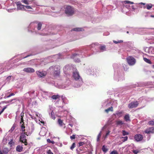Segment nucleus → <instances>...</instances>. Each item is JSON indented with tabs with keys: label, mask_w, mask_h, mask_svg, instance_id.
<instances>
[{
	"label": "nucleus",
	"mask_w": 154,
	"mask_h": 154,
	"mask_svg": "<svg viewBox=\"0 0 154 154\" xmlns=\"http://www.w3.org/2000/svg\"><path fill=\"white\" fill-rule=\"evenodd\" d=\"M57 122L59 126L60 127L62 126L64 124L62 120L60 119H58Z\"/></svg>",
	"instance_id": "obj_34"
},
{
	"label": "nucleus",
	"mask_w": 154,
	"mask_h": 154,
	"mask_svg": "<svg viewBox=\"0 0 154 154\" xmlns=\"http://www.w3.org/2000/svg\"><path fill=\"white\" fill-rule=\"evenodd\" d=\"M106 125H105L102 128L101 131L100 132L97 136V142L100 141V138L102 135H103V138L104 140L106 137V131L105 130Z\"/></svg>",
	"instance_id": "obj_10"
},
{
	"label": "nucleus",
	"mask_w": 154,
	"mask_h": 154,
	"mask_svg": "<svg viewBox=\"0 0 154 154\" xmlns=\"http://www.w3.org/2000/svg\"><path fill=\"white\" fill-rule=\"evenodd\" d=\"M124 119L127 122L128 121H131L130 118L129 114L125 115L124 117Z\"/></svg>",
	"instance_id": "obj_27"
},
{
	"label": "nucleus",
	"mask_w": 154,
	"mask_h": 154,
	"mask_svg": "<svg viewBox=\"0 0 154 154\" xmlns=\"http://www.w3.org/2000/svg\"><path fill=\"white\" fill-rule=\"evenodd\" d=\"M134 139L137 141H139L142 140L143 139V136L142 135L138 134L135 135Z\"/></svg>",
	"instance_id": "obj_24"
},
{
	"label": "nucleus",
	"mask_w": 154,
	"mask_h": 154,
	"mask_svg": "<svg viewBox=\"0 0 154 154\" xmlns=\"http://www.w3.org/2000/svg\"><path fill=\"white\" fill-rule=\"evenodd\" d=\"M123 113V112L121 111V112H119L116 113V115L118 116L122 114Z\"/></svg>",
	"instance_id": "obj_61"
},
{
	"label": "nucleus",
	"mask_w": 154,
	"mask_h": 154,
	"mask_svg": "<svg viewBox=\"0 0 154 154\" xmlns=\"http://www.w3.org/2000/svg\"><path fill=\"white\" fill-rule=\"evenodd\" d=\"M43 129H45V128H43L41 131L39 132V134L42 136H44L46 135V132H43Z\"/></svg>",
	"instance_id": "obj_33"
},
{
	"label": "nucleus",
	"mask_w": 154,
	"mask_h": 154,
	"mask_svg": "<svg viewBox=\"0 0 154 154\" xmlns=\"http://www.w3.org/2000/svg\"><path fill=\"white\" fill-rule=\"evenodd\" d=\"M16 100L15 99H12L10 100H8V101H7V102H7V103H11L13 100Z\"/></svg>",
	"instance_id": "obj_63"
},
{
	"label": "nucleus",
	"mask_w": 154,
	"mask_h": 154,
	"mask_svg": "<svg viewBox=\"0 0 154 154\" xmlns=\"http://www.w3.org/2000/svg\"><path fill=\"white\" fill-rule=\"evenodd\" d=\"M100 52H102L105 51V45H102L100 44Z\"/></svg>",
	"instance_id": "obj_29"
},
{
	"label": "nucleus",
	"mask_w": 154,
	"mask_h": 154,
	"mask_svg": "<svg viewBox=\"0 0 154 154\" xmlns=\"http://www.w3.org/2000/svg\"><path fill=\"white\" fill-rule=\"evenodd\" d=\"M133 152L134 154H137L140 152V151L137 150H133Z\"/></svg>",
	"instance_id": "obj_49"
},
{
	"label": "nucleus",
	"mask_w": 154,
	"mask_h": 154,
	"mask_svg": "<svg viewBox=\"0 0 154 154\" xmlns=\"http://www.w3.org/2000/svg\"><path fill=\"white\" fill-rule=\"evenodd\" d=\"M102 150L105 153L106 152V147L105 145H103L102 148Z\"/></svg>",
	"instance_id": "obj_54"
},
{
	"label": "nucleus",
	"mask_w": 154,
	"mask_h": 154,
	"mask_svg": "<svg viewBox=\"0 0 154 154\" xmlns=\"http://www.w3.org/2000/svg\"><path fill=\"white\" fill-rule=\"evenodd\" d=\"M75 143H72V145L70 147V149L72 150L73 149L75 148Z\"/></svg>",
	"instance_id": "obj_46"
},
{
	"label": "nucleus",
	"mask_w": 154,
	"mask_h": 154,
	"mask_svg": "<svg viewBox=\"0 0 154 154\" xmlns=\"http://www.w3.org/2000/svg\"><path fill=\"white\" fill-rule=\"evenodd\" d=\"M32 1H29V0H21V2L26 5H29L31 4Z\"/></svg>",
	"instance_id": "obj_26"
},
{
	"label": "nucleus",
	"mask_w": 154,
	"mask_h": 154,
	"mask_svg": "<svg viewBox=\"0 0 154 154\" xmlns=\"http://www.w3.org/2000/svg\"><path fill=\"white\" fill-rule=\"evenodd\" d=\"M76 70L75 66L72 64H68L66 65L63 68V72L67 76V79L66 81L63 82L61 81L58 83L55 82L54 81L47 79L46 81L48 84L54 86L55 87L60 89H68L71 88L70 87L72 84V82L68 78L70 76L69 74L73 72L74 70Z\"/></svg>",
	"instance_id": "obj_1"
},
{
	"label": "nucleus",
	"mask_w": 154,
	"mask_h": 154,
	"mask_svg": "<svg viewBox=\"0 0 154 154\" xmlns=\"http://www.w3.org/2000/svg\"><path fill=\"white\" fill-rule=\"evenodd\" d=\"M90 55L88 54L84 48L77 51L75 53L72 54L71 58L75 62L79 63L81 62L80 59L82 58L89 56Z\"/></svg>",
	"instance_id": "obj_2"
},
{
	"label": "nucleus",
	"mask_w": 154,
	"mask_h": 154,
	"mask_svg": "<svg viewBox=\"0 0 154 154\" xmlns=\"http://www.w3.org/2000/svg\"><path fill=\"white\" fill-rule=\"evenodd\" d=\"M113 109L112 106H111L106 109V112H108L109 111H113Z\"/></svg>",
	"instance_id": "obj_40"
},
{
	"label": "nucleus",
	"mask_w": 154,
	"mask_h": 154,
	"mask_svg": "<svg viewBox=\"0 0 154 154\" xmlns=\"http://www.w3.org/2000/svg\"><path fill=\"white\" fill-rule=\"evenodd\" d=\"M24 114V113L23 112H22L21 113V114H20V116L21 117V122H23V116Z\"/></svg>",
	"instance_id": "obj_41"
},
{
	"label": "nucleus",
	"mask_w": 154,
	"mask_h": 154,
	"mask_svg": "<svg viewBox=\"0 0 154 154\" xmlns=\"http://www.w3.org/2000/svg\"><path fill=\"white\" fill-rule=\"evenodd\" d=\"M113 42L115 44H117V43H119L122 42H123V41L122 40H121L119 41H113Z\"/></svg>",
	"instance_id": "obj_55"
},
{
	"label": "nucleus",
	"mask_w": 154,
	"mask_h": 154,
	"mask_svg": "<svg viewBox=\"0 0 154 154\" xmlns=\"http://www.w3.org/2000/svg\"><path fill=\"white\" fill-rule=\"evenodd\" d=\"M29 115L30 117L32 118V119H34L36 123H38L40 124V125H41V124L40 123V122L43 125H44L45 122H44L42 121H41L39 119L38 121L37 120V119L35 118V117L34 116V114L32 113V114H29Z\"/></svg>",
	"instance_id": "obj_18"
},
{
	"label": "nucleus",
	"mask_w": 154,
	"mask_h": 154,
	"mask_svg": "<svg viewBox=\"0 0 154 154\" xmlns=\"http://www.w3.org/2000/svg\"><path fill=\"white\" fill-rule=\"evenodd\" d=\"M12 140H13L11 139V140L10 142H9L8 143V144L9 145H11V146L12 145H13Z\"/></svg>",
	"instance_id": "obj_62"
},
{
	"label": "nucleus",
	"mask_w": 154,
	"mask_h": 154,
	"mask_svg": "<svg viewBox=\"0 0 154 154\" xmlns=\"http://www.w3.org/2000/svg\"><path fill=\"white\" fill-rule=\"evenodd\" d=\"M36 5L35 4L32 5L31 6L29 5H25V8L27 9H29L27 10L28 11H34V8L35 7Z\"/></svg>",
	"instance_id": "obj_25"
},
{
	"label": "nucleus",
	"mask_w": 154,
	"mask_h": 154,
	"mask_svg": "<svg viewBox=\"0 0 154 154\" xmlns=\"http://www.w3.org/2000/svg\"><path fill=\"white\" fill-rule=\"evenodd\" d=\"M32 55H28L26 56L25 57H23L22 58H21L20 59H18V60L17 59V60H16V62H17L18 61L20 60H21L23 58H26V57H29V56H31Z\"/></svg>",
	"instance_id": "obj_42"
},
{
	"label": "nucleus",
	"mask_w": 154,
	"mask_h": 154,
	"mask_svg": "<svg viewBox=\"0 0 154 154\" xmlns=\"http://www.w3.org/2000/svg\"><path fill=\"white\" fill-rule=\"evenodd\" d=\"M12 59L8 61H6L2 63H0V74L4 71H8L13 67L11 60Z\"/></svg>",
	"instance_id": "obj_7"
},
{
	"label": "nucleus",
	"mask_w": 154,
	"mask_h": 154,
	"mask_svg": "<svg viewBox=\"0 0 154 154\" xmlns=\"http://www.w3.org/2000/svg\"><path fill=\"white\" fill-rule=\"evenodd\" d=\"M143 60L145 62H146L147 63H148L150 64L152 63V62L149 59L147 58H143Z\"/></svg>",
	"instance_id": "obj_37"
},
{
	"label": "nucleus",
	"mask_w": 154,
	"mask_h": 154,
	"mask_svg": "<svg viewBox=\"0 0 154 154\" xmlns=\"http://www.w3.org/2000/svg\"><path fill=\"white\" fill-rule=\"evenodd\" d=\"M12 76H8L6 79V81H9L11 80Z\"/></svg>",
	"instance_id": "obj_50"
},
{
	"label": "nucleus",
	"mask_w": 154,
	"mask_h": 154,
	"mask_svg": "<svg viewBox=\"0 0 154 154\" xmlns=\"http://www.w3.org/2000/svg\"><path fill=\"white\" fill-rule=\"evenodd\" d=\"M23 147L20 145L17 146L16 148V151L18 152H21L22 151Z\"/></svg>",
	"instance_id": "obj_28"
},
{
	"label": "nucleus",
	"mask_w": 154,
	"mask_h": 154,
	"mask_svg": "<svg viewBox=\"0 0 154 154\" xmlns=\"http://www.w3.org/2000/svg\"><path fill=\"white\" fill-rule=\"evenodd\" d=\"M60 45H61V44L60 45H57V44H55L53 45V46L52 47H51V48H53L55 47L59 46H60Z\"/></svg>",
	"instance_id": "obj_47"
},
{
	"label": "nucleus",
	"mask_w": 154,
	"mask_h": 154,
	"mask_svg": "<svg viewBox=\"0 0 154 154\" xmlns=\"http://www.w3.org/2000/svg\"><path fill=\"white\" fill-rule=\"evenodd\" d=\"M124 124V122L122 121L119 120V121H116V124L117 125H122Z\"/></svg>",
	"instance_id": "obj_38"
},
{
	"label": "nucleus",
	"mask_w": 154,
	"mask_h": 154,
	"mask_svg": "<svg viewBox=\"0 0 154 154\" xmlns=\"http://www.w3.org/2000/svg\"><path fill=\"white\" fill-rule=\"evenodd\" d=\"M25 126L23 124H22V125H21V129L22 131L23 132H24L25 131Z\"/></svg>",
	"instance_id": "obj_48"
},
{
	"label": "nucleus",
	"mask_w": 154,
	"mask_h": 154,
	"mask_svg": "<svg viewBox=\"0 0 154 154\" xmlns=\"http://www.w3.org/2000/svg\"><path fill=\"white\" fill-rule=\"evenodd\" d=\"M6 4L8 7H10V9H8L9 12H11L16 10V3H14L12 0H9L7 1Z\"/></svg>",
	"instance_id": "obj_9"
},
{
	"label": "nucleus",
	"mask_w": 154,
	"mask_h": 154,
	"mask_svg": "<svg viewBox=\"0 0 154 154\" xmlns=\"http://www.w3.org/2000/svg\"><path fill=\"white\" fill-rule=\"evenodd\" d=\"M125 3V4H133L134 2H131L129 1H125L124 2Z\"/></svg>",
	"instance_id": "obj_45"
},
{
	"label": "nucleus",
	"mask_w": 154,
	"mask_h": 154,
	"mask_svg": "<svg viewBox=\"0 0 154 154\" xmlns=\"http://www.w3.org/2000/svg\"><path fill=\"white\" fill-rule=\"evenodd\" d=\"M144 132L145 133L149 134L151 133H154V127H151L149 128L146 130L144 131Z\"/></svg>",
	"instance_id": "obj_22"
},
{
	"label": "nucleus",
	"mask_w": 154,
	"mask_h": 154,
	"mask_svg": "<svg viewBox=\"0 0 154 154\" xmlns=\"http://www.w3.org/2000/svg\"><path fill=\"white\" fill-rule=\"evenodd\" d=\"M138 104L139 103L137 101L132 102L128 104V107L130 109H132L137 107Z\"/></svg>",
	"instance_id": "obj_17"
},
{
	"label": "nucleus",
	"mask_w": 154,
	"mask_h": 154,
	"mask_svg": "<svg viewBox=\"0 0 154 154\" xmlns=\"http://www.w3.org/2000/svg\"><path fill=\"white\" fill-rule=\"evenodd\" d=\"M62 99L63 100V103H64L66 104L68 103V101L66 98L65 96H62Z\"/></svg>",
	"instance_id": "obj_35"
},
{
	"label": "nucleus",
	"mask_w": 154,
	"mask_h": 154,
	"mask_svg": "<svg viewBox=\"0 0 154 154\" xmlns=\"http://www.w3.org/2000/svg\"><path fill=\"white\" fill-rule=\"evenodd\" d=\"M100 44L95 43L84 48V50L88 53L89 50H91L93 51L94 53L97 54L100 53Z\"/></svg>",
	"instance_id": "obj_6"
},
{
	"label": "nucleus",
	"mask_w": 154,
	"mask_h": 154,
	"mask_svg": "<svg viewBox=\"0 0 154 154\" xmlns=\"http://www.w3.org/2000/svg\"><path fill=\"white\" fill-rule=\"evenodd\" d=\"M127 62L130 66H133L135 64L136 60L133 57L130 56L128 57L126 59Z\"/></svg>",
	"instance_id": "obj_13"
},
{
	"label": "nucleus",
	"mask_w": 154,
	"mask_h": 154,
	"mask_svg": "<svg viewBox=\"0 0 154 154\" xmlns=\"http://www.w3.org/2000/svg\"><path fill=\"white\" fill-rule=\"evenodd\" d=\"M47 153L48 154H53V153L50 150L48 151Z\"/></svg>",
	"instance_id": "obj_64"
},
{
	"label": "nucleus",
	"mask_w": 154,
	"mask_h": 154,
	"mask_svg": "<svg viewBox=\"0 0 154 154\" xmlns=\"http://www.w3.org/2000/svg\"><path fill=\"white\" fill-rule=\"evenodd\" d=\"M9 152L8 148H5L3 149V152L4 153H8Z\"/></svg>",
	"instance_id": "obj_39"
},
{
	"label": "nucleus",
	"mask_w": 154,
	"mask_h": 154,
	"mask_svg": "<svg viewBox=\"0 0 154 154\" xmlns=\"http://www.w3.org/2000/svg\"><path fill=\"white\" fill-rule=\"evenodd\" d=\"M72 73V77L75 81L73 86L76 88L80 87L83 82L82 78L80 76L76 68V70H74Z\"/></svg>",
	"instance_id": "obj_5"
},
{
	"label": "nucleus",
	"mask_w": 154,
	"mask_h": 154,
	"mask_svg": "<svg viewBox=\"0 0 154 154\" xmlns=\"http://www.w3.org/2000/svg\"><path fill=\"white\" fill-rule=\"evenodd\" d=\"M122 132V134L123 136L127 135L128 134H129L128 132L125 131L124 130H123Z\"/></svg>",
	"instance_id": "obj_44"
},
{
	"label": "nucleus",
	"mask_w": 154,
	"mask_h": 154,
	"mask_svg": "<svg viewBox=\"0 0 154 154\" xmlns=\"http://www.w3.org/2000/svg\"><path fill=\"white\" fill-rule=\"evenodd\" d=\"M23 71L26 72L32 73L35 72L34 69L31 67H27L23 69Z\"/></svg>",
	"instance_id": "obj_23"
},
{
	"label": "nucleus",
	"mask_w": 154,
	"mask_h": 154,
	"mask_svg": "<svg viewBox=\"0 0 154 154\" xmlns=\"http://www.w3.org/2000/svg\"><path fill=\"white\" fill-rule=\"evenodd\" d=\"M65 13L68 16H71L74 14V9L71 6H68L66 8Z\"/></svg>",
	"instance_id": "obj_11"
},
{
	"label": "nucleus",
	"mask_w": 154,
	"mask_h": 154,
	"mask_svg": "<svg viewBox=\"0 0 154 154\" xmlns=\"http://www.w3.org/2000/svg\"><path fill=\"white\" fill-rule=\"evenodd\" d=\"M36 73L37 76L41 78H43L47 74L46 71L41 70L36 71Z\"/></svg>",
	"instance_id": "obj_14"
},
{
	"label": "nucleus",
	"mask_w": 154,
	"mask_h": 154,
	"mask_svg": "<svg viewBox=\"0 0 154 154\" xmlns=\"http://www.w3.org/2000/svg\"><path fill=\"white\" fill-rule=\"evenodd\" d=\"M54 57L57 59L63 58L62 55V54L60 53L58 54L54 55Z\"/></svg>",
	"instance_id": "obj_30"
},
{
	"label": "nucleus",
	"mask_w": 154,
	"mask_h": 154,
	"mask_svg": "<svg viewBox=\"0 0 154 154\" xmlns=\"http://www.w3.org/2000/svg\"><path fill=\"white\" fill-rule=\"evenodd\" d=\"M88 73H89L90 75H97V73H98V71L97 70L95 69H91L89 68L87 71Z\"/></svg>",
	"instance_id": "obj_19"
},
{
	"label": "nucleus",
	"mask_w": 154,
	"mask_h": 154,
	"mask_svg": "<svg viewBox=\"0 0 154 154\" xmlns=\"http://www.w3.org/2000/svg\"><path fill=\"white\" fill-rule=\"evenodd\" d=\"M15 95V94L14 93H12L11 94H10L9 95H8L6 97H4L5 98H9L12 96H14Z\"/></svg>",
	"instance_id": "obj_53"
},
{
	"label": "nucleus",
	"mask_w": 154,
	"mask_h": 154,
	"mask_svg": "<svg viewBox=\"0 0 154 154\" xmlns=\"http://www.w3.org/2000/svg\"><path fill=\"white\" fill-rule=\"evenodd\" d=\"M26 135L28 136L26 132H23L21 133L20 137V140L22 142H23L24 141L27 140L26 139Z\"/></svg>",
	"instance_id": "obj_20"
},
{
	"label": "nucleus",
	"mask_w": 154,
	"mask_h": 154,
	"mask_svg": "<svg viewBox=\"0 0 154 154\" xmlns=\"http://www.w3.org/2000/svg\"><path fill=\"white\" fill-rule=\"evenodd\" d=\"M32 113H33L34 114V116L35 115L36 116H38V113L37 112L33 111V112H32Z\"/></svg>",
	"instance_id": "obj_60"
},
{
	"label": "nucleus",
	"mask_w": 154,
	"mask_h": 154,
	"mask_svg": "<svg viewBox=\"0 0 154 154\" xmlns=\"http://www.w3.org/2000/svg\"><path fill=\"white\" fill-rule=\"evenodd\" d=\"M152 5L151 4H147L146 5V7L145 6L143 7V8L145 9L146 7L148 10H149L152 8Z\"/></svg>",
	"instance_id": "obj_31"
},
{
	"label": "nucleus",
	"mask_w": 154,
	"mask_h": 154,
	"mask_svg": "<svg viewBox=\"0 0 154 154\" xmlns=\"http://www.w3.org/2000/svg\"><path fill=\"white\" fill-rule=\"evenodd\" d=\"M16 5L17 6V8H16V10L17 11H27L25 8V5H22L20 2H17Z\"/></svg>",
	"instance_id": "obj_15"
},
{
	"label": "nucleus",
	"mask_w": 154,
	"mask_h": 154,
	"mask_svg": "<svg viewBox=\"0 0 154 154\" xmlns=\"http://www.w3.org/2000/svg\"><path fill=\"white\" fill-rule=\"evenodd\" d=\"M60 97V96L58 95H54L52 96L51 98L54 100H56L57 99H58Z\"/></svg>",
	"instance_id": "obj_36"
},
{
	"label": "nucleus",
	"mask_w": 154,
	"mask_h": 154,
	"mask_svg": "<svg viewBox=\"0 0 154 154\" xmlns=\"http://www.w3.org/2000/svg\"><path fill=\"white\" fill-rule=\"evenodd\" d=\"M14 128L15 127L14 126V125H13L11 128L10 130H9V131L10 132H12L14 130Z\"/></svg>",
	"instance_id": "obj_58"
},
{
	"label": "nucleus",
	"mask_w": 154,
	"mask_h": 154,
	"mask_svg": "<svg viewBox=\"0 0 154 154\" xmlns=\"http://www.w3.org/2000/svg\"><path fill=\"white\" fill-rule=\"evenodd\" d=\"M70 138L71 139H73L75 138V135L74 134H73L72 136H71Z\"/></svg>",
	"instance_id": "obj_59"
},
{
	"label": "nucleus",
	"mask_w": 154,
	"mask_h": 154,
	"mask_svg": "<svg viewBox=\"0 0 154 154\" xmlns=\"http://www.w3.org/2000/svg\"><path fill=\"white\" fill-rule=\"evenodd\" d=\"M85 144L84 142H80L79 143V146H81Z\"/></svg>",
	"instance_id": "obj_57"
},
{
	"label": "nucleus",
	"mask_w": 154,
	"mask_h": 154,
	"mask_svg": "<svg viewBox=\"0 0 154 154\" xmlns=\"http://www.w3.org/2000/svg\"><path fill=\"white\" fill-rule=\"evenodd\" d=\"M60 66L56 65L50 66L49 68L48 71L54 76H58L60 73Z\"/></svg>",
	"instance_id": "obj_8"
},
{
	"label": "nucleus",
	"mask_w": 154,
	"mask_h": 154,
	"mask_svg": "<svg viewBox=\"0 0 154 154\" xmlns=\"http://www.w3.org/2000/svg\"><path fill=\"white\" fill-rule=\"evenodd\" d=\"M35 91L32 90L25 94L23 96V97L25 99H31L35 96Z\"/></svg>",
	"instance_id": "obj_12"
},
{
	"label": "nucleus",
	"mask_w": 154,
	"mask_h": 154,
	"mask_svg": "<svg viewBox=\"0 0 154 154\" xmlns=\"http://www.w3.org/2000/svg\"><path fill=\"white\" fill-rule=\"evenodd\" d=\"M122 138L123 139V140H122L123 142H124L128 140V137L127 136L125 137H122Z\"/></svg>",
	"instance_id": "obj_51"
},
{
	"label": "nucleus",
	"mask_w": 154,
	"mask_h": 154,
	"mask_svg": "<svg viewBox=\"0 0 154 154\" xmlns=\"http://www.w3.org/2000/svg\"><path fill=\"white\" fill-rule=\"evenodd\" d=\"M148 124L150 125H154V121H149Z\"/></svg>",
	"instance_id": "obj_43"
},
{
	"label": "nucleus",
	"mask_w": 154,
	"mask_h": 154,
	"mask_svg": "<svg viewBox=\"0 0 154 154\" xmlns=\"http://www.w3.org/2000/svg\"><path fill=\"white\" fill-rule=\"evenodd\" d=\"M42 26L41 23L35 21L31 23L28 27L29 32L38 34L39 31L41 30Z\"/></svg>",
	"instance_id": "obj_4"
},
{
	"label": "nucleus",
	"mask_w": 154,
	"mask_h": 154,
	"mask_svg": "<svg viewBox=\"0 0 154 154\" xmlns=\"http://www.w3.org/2000/svg\"><path fill=\"white\" fill-rule=\"evenodd\" d=\"M94 19H95L96 20V19L95 18L92 17L91 18V21L93 23H95V22H97V21L96 20H94Z\"/></svg>",
	"instance_id": "obj_56"
},
{
	"label": "nucleus",
	"mask_w": 154,
	"mask_h": 154,
	"mask_svg": "<svg viewBox=\"0 0 154 154\" xmlns=\"http://www.w3.org/2000/svg\"><path fill=\"white\" fill-rule=\"evenodd\" d=\"M83 29L81 28H76L72 29L71 31H82Z\"/></svg>",
	"instance_id": "obj_32"
},
{
	"label": "nucleus",
	"mask_w": 154,
	"mask_h": 154,
	"mask_svg": "<svg viewBox=\"0 0 154 154\" xmlns=\"http://www.w3.org/2000/svg\"><path fill=\"white\" fill-rule=\"evenodd\" d=\"M90 55L88 54L84 48L77 51L75 53L72 54L71 58L75 62L79 63L81 62L80 59L82 58L89 56Z\"/></svg>",
	"instance_id": "obj_3"
},
{
	"label": "nucleus",
	"mask_w": 154,
	"mask_h": 154,
	"mask_svg": "<svg viewBox=\"0 0 154 154\" xmlns=\"http://www.w3.org/2000/svg\"><path fill=\"white\" fill-rule=\"evenodd\" d=\"M41 93L42 97L43 98L45 99H47L51 97L52 95L51 93L45 91H42Z\"/></svg>",
	"instance_id": "obj_16"
},
{
	"label": "nucleus",
	"mask_w": 154,
	"mask_h": 154,
	"mask_svg": "<svg viewBox=\"0 0 154 154\" xmlns=\"http://www.w3.org/2000/svg\"><path fill=\"white\" fill-rule=\"evenodd\" d=\"M49 109L50 110L49 111V114L51 118L54 120L56 118V117L53 110L52 109V108L51 106H49Z\"/></svg>",
	"instance_id": "obj_21"
},
{
	"label": "nucleus",
	"mask_w": 154,
	"mask_h": 154,
	"mask_svg": "<svg viewBox=\"0 0 154 154\" xmlns=\"http://www.w3.org/2000/svg\"><path fill=\"white\" fill-rule=\"evenodd\" d=\"M110 154H118V153L117 151L116 150H113L111 152Z\"/></svg>",
	"instance_id": "obj_52"
}]
</instances>
